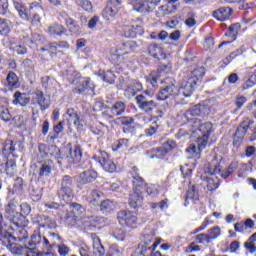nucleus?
<instances>
[{
    "instance_id": "obj_1",
    "label": "nucleus",
    "mask_w": 256,
    "mask_h": 256,
    "mask_svg": "<svg viewBox=\"0 0 256 256\" xmlns=\"http://www.w3.org/2000/svg\"><path fill=\"white\" fill-rule=\"evenodd\" d=\"M102 113L104 119H114L115 125L122 127L123 133H131L133 125H135V118L132 116H121L127 113V103L124 101H115L111 106H106ZM115 117H117L115 119Z\"/></svg>"
},
{
    "instance_id": "obj_2",
    "label": "nucleus",
    "mask_w": 256,
    "mask_h": 256,
    "mask_svg": "<svg viewBox=\"0 0 256 256\" xmlns=\"http://www.w3.org/2000/svg\"><path fill=\"white\" fill-rule=\"evenodd\" d=\"M14 8L18 11L20 19L28 21L31 25H39L41 23V14L43 13V6L39 2H31L29 8L23 4V0H12Z\"/></svg>"
},
{
    "instance_id": "obj_3",
    "label": "nucleus",
    "mask_w": 256,
    "mask_h": 256,
    "mask_svg": "<svg viewBox=\"0 0 256 256\" xmlns=\"http://www.w3.org/2000/svg\"><path fill=\"white\" fill-rule=\"evenodd\" d=\"M202 115H205V106L203 105H196L182 114L181 126L186 127L188 130H184L183 132V129H180V135H190V137H195V127H197V124L201 123V119L197 117H202Z\"/></svg>"
},
{
    "instance_id": "obj_4",
    "label": "nucleus",
    "mask_w": 256,
    "mask_h": 256,
    "mask_svg": "<svg viewBox=\"0 0 256 256\" xmlns=\"http://www.w3.org/2000/svg\"><path fill=\"white\" fill-rule=\"evenodd\" d=\"M135 102L143 113H146L147 115H151L156 110V117H153V119H161L165 115V112L167 111V107H169L168 103H165L161 105L160 108L157 102L155 100L149 99V97L145 96L144 94L142 95H137L135 97Z\"/></svg>"
},
{
    "instance_id": "obj_5",
    "label": "nucleus",
    "mask_w": 256,
    "mask_h": 256,
    "mask_svg": "<svg viewBox=\"0 0 256 256\" xmlns=\"http://www.w3.org/2000/svg\"><path fill=\"white\" fill-rule=\"evenodd\" d=\"M223 160V156H219L217 154L214 155L211 164L209 165V173L210 175H220L222 179H227L235 173L239 169V161L234 160L230 163V165L225 169H221V161Z\"/></svg>"
},
{
    "instance_id": "obj_6",
    "label": "nucleus",
    "mask_w": 256,
    "mask_h": 256,
    "mask_svg": "<svg viewBox=\"0 0 256 256\" xmlns=\"http://www.w3.org/2000/svg\"><path fill=\"white\" fill-rule=\"evenodd\" d=\"M4 217L10 223L14 224L15 227H18L19 233H22L23 236L18 237L19 241H23V239H27V231L23 228H21V224L19 221H21V214L19 211H17V199H11L9 203L5 206V212H4Z\"/></svg>"
},
{
    "instance_id": "obj_7",
    "label": "nucleus",
    "mask_w": 256,
    "mask_h": 256,
    "mask_svg": "<svg viewBox=\"0 0 256 256\" xmlns=\"http://www.w3.org/2000/svg\"><path fill=\"white\" fill-rule=\"evenodd\" d=\"M24 152L25 142H23V140L8 138L4 141L2 154L4 157H7V159L10 157H13V159H19V155Z\"/></svg>"
},
{
    "instance_id": "obj_8",
    "label": "nucleus",
    "mask_w": 256,
    "mask_h": 256,
    "mask_svg": "<svg viewBox=\"0 0 256 256\" xmlns=\"http://www.w3.org/2000/svg\"><path fill=\"white\" fill-rule=\"evenodd\" d=\"M75 185V181L73 177L69 175H64L60 182V188L57 191V197L60 201L64 203H69L73 197H75V192L73 191V187Z\"/></svg>"
},
{
    "instance_id": "obj_9",
    "label": "nucleus",
    "mask_w": 256,
    "mask_h": 256,
    "mask_svg": "<svg viewBox=\"0 0 256 256\" xmlns=\"http://www.w3.org/2000/svg\"><path fill=\"white\" fill-rule=\"evenodd\" d=\"M255 121L251 120V118L246 117L239 123L236 128L235 133L232 136V146L234 149H239L243 142L245 141V135L251 129V126L254 125Z\"/></svg>"
},
{
    "instance_id": "obj_10",
    "label": "nucleus",
    "mask_w": 256,
    "mask_h": 256,
    "mask_svg": "<svg viewBox=\"0 0 256 256\" xmlns=\"http://www.w3.org/2000/svg\"><path fill=\"white\" fill-rule=\"evenodd\" d=\"M117 221L122 227H128V229H137L139 227V217L137 212L131 210H120L117 213Z\"/></svg>"
},
{
    "instance_id": "obj_11",
    "label": "nucleus",
    "mask_w": 256,
    "mask_h": 256,
    "mask_svg": "<svg viewBox=\"0 0 256 256\" xmlns=\"http://www.w3.org/2000/svg\"><path fill=\"white\" fill-rule=\"evenodd\" d=\"M12 49L16 51L17 55H26L27 45H33L35 40H33V34L22 36L19 38L12 37L9 40Z\"/></svg>"
},
{
    "instance_id": "obj_12",
    "label": "nucleus",
    "mask_w": 256,
    "mask_h": 256,
    "mask_svg": "<svg viewBox=\"0 0 256 256\" xmlns=\"http://www.w3.org/2000/svg\"><path fill=\"white\" fill-rule=\"evenodd\" d=\"M198 129H194L195 133L199 131L201 133V136H199L198 139V145L199 150L203 151L205 147H207V143H209V137H211V133L215 131L213 128V123L211 122H204L201 124V122L198 124Z\"/></svg>"
},
{
    "instance_id": "obj_13",
    "label": "nucleus",
    "mask_w": 256,
    "mask_h": 256,
    "mask_svg": "<svg viewBox=\"0 0 256 256\" xmlns=\"http://www.w3.org/2000/svg\"><path fill=\"white\" fill-rule=\"evenodd\" d=\"M161 0H133L132 5L137 13H153Z\"/></svg>"
},
{
    "instance_id": "obj_14",
    "label": "nucleus",
    "mask_w": 256,
    "mask_h": 256,
    "mask_svg": "<svg viewBox=\"0 0 256 256\" xmlns=\"http://www.w3.org/2000/svg\"><path fill=\"white\" fill-rule=\"evenodd\" d=\"M123 0H108L106 7L102 11V17L105 21H111L117 17V13L121 9Z\"/></svg>"
},
{
    "instance_id": "obj_15",
    "label": "nucleus",
    "mask_w": 256,
    "mask_h": 256,
    "mask_svg": "<svg viewBox=\"0 0 256 256\" xmlns=\"http://www.w3.org/2000/svg\"><path fill=\"white\" fill-rule=\"evenodd\" d=\"M93 159L100 163L101 167H103L104 171L108 173H115L117 171V165L115 162L111 160V157L105 151H100L98 156H94Z\"/></svg>"
},
{
    "instance_id": "obj_16",
    "label": "nucleus",
    "mask_w": 256,
    "mask_h": 256,
    "mask_svg": "<svg viewBox=\"0 0 256 256\" xmlns=\"http://www.w3.org/2000/svg\"><path fill=\"white\" fill-rule=\"evenodd\" d=\"M31 103L33 105H39L40 109L42 111H45V109H49L51 103H49V100L45 97V93H43L42 90L36 89L32 93V98L30 99Z\"/></svg>"
},
{
    "instance_id": "obj_17",
    "label": "nucleus",
    "mask_w": 256,
    "mask_h": 256,
    "mask_svg": "<svg viewBox=\"0 0 256 256\" xmlns=\"http://www.w3.org/2000/svg\"><path fill=\"white\" fill-rule=\"evenodd\" d=\"M99 179V173L95 169H88L78 175L79 185H90Z\"/></svg>"
},
{
    "instance_id": "obj_18",
    "label": "nucleus",
    "mask_w": 256,
    "mask_h": 256,
    "mask_svg": "<svg viewBox=\"0 0 256 256\" xmlns=\"http://www.w3.org/2000/svg\"><path fill=\"white\" fill-rule=\"evenodd\" d=\"M121 29L122 37H125L126 39H135L138 35L143 33V26L139 24L123 25Z\"/></svg>"
},
{
    "instance_id": "obj_19",
    "label": "nucleus",
    "mask_w": 256,
    "mask_h": 256,
    "mask_svg": "<svg viewBox=\"0 0 256 256\" xmlns=\"http://www.w3.org/2000/svg\"><path fill=\"white\" fill-rule=\"evenodd\" d=\"M5 227V219L0 213V241L4 247H13L15 238L13 235L3 229Z\"/></svg>"
},
{
    "instance_id": "obj_20",
    "label": "nucleus",
    "mask_w": 256,
    "mask_h": 256,
    "mask_svg": "<svg viewBox=\"0 0 256 256\" xmlns=\"http://www.w3.org/2000/svg\"><path fill=\"white\" fill-rule=\"evenodd\" d=\"M197 84L194 78H188L186 81L181 83L180 88H178V95H183V97H191L195 91Z\"/></svg>"
},
{
    "instance_id": "obj_21",
    "label": "nucleus",
    "mask_w": 256,
    "mask_h": 256,
    "mask_svg": "<svg viewBox=\"0 0 256 256\" xmlns=\"http://www.w3.org/2000/svg\"><path fill=\"white\" fill-rule=\"evenodd\" d=\"M60 221L66 225V227H77L79 223V218L75 212L66 210L62 213H59Z\"/></svg>"
},
{
    "instance_id": "obj_22",
    "label": "nucleus",
    "mask_w": 256,
    "mask_h": 256,
    "mask_svg": "<svg viewBox=\"0 0 256 256\" xmlns=\"http://www.w3.org/2000/svg\"><path fill=\"white\" fill-rule=\"evenodd\" d=\"M161 244V239H156V241L149 246V243H139L138 249L140 250V255L142 256H154L155 255V249L159 247Z\"/></svg>"
},
{
    "instance_id": "obj_23",
    "label": "nucleus",
    "mask_w": 256,
    "mask_h": 256,
    "mask_svg": "<svg viewBox=\"0 0 256 256\" xmlns=\"http://www.w3.org/2000/svg\"><path fill=\"white\" fill-rule=\"evenodd\" d=\"M175 83L176 82H175L174 78H171V77H166L162 81V89L167 91L168 95H170V97H175V96L179 95V87H177V85H175Z\"/></svg>"
},
{
    "instance_id": "obj_24",
    "label": "nucleus",
    "mask_w": 256,
    "mask_h": 256,
    "mask_svg": "<svg viewBox=\"0 0 256 256\" xmlns=\"http://www.w3.org/2000/svg\"><path fill=\"white\" fill-rule=\"evenodd\" d=\"M163 73H171V63L159 64L156 71L151 73L150 83L152 85H155V83L159 81V77H161Z\"/></svg>"
},
{
    "instance_id": "obj_25",
    "label": "nucleus",
    "mask_w": 256,
    "mask_h": 256,
    "mask_svg": "<svg viewBox=\"0 0 256 256\" xmlns=\"http://www.w3.org/2000/svg\"><path fill=\"white\" fill-rule=\"evenodd\" d=\"M32 221L35 225H39L41 229H51V221H53V218L45 214H36L32 218Z\"/></svg>"
},
{
    "instance_id": "obj_26",
    "label": "nucleus",
    "mask_w": 256,
    "mask_h": 256,
    "mask_svg": "<svg viewBox=\"0 0 256 256\" xmlns=\"http://www.w3.org/2000/svg\"><path fill=\"white\" fill-rule=\"evenodd\" d=\"M247 52V48L245 45L240 46L238 49L231 52L228 56H226L220 63L222 67H227L230 63L233 62L234 59H237V57H241L243 53Z\"/></svg>"
},
{
    "instance_id": "obj_27",
    "label": "nucleus",
    "mask_w": 256,
    "mask_h": 256,
    "mask_svg": "<svg viewBox=\"0 0 256 256\" xmlns=\"http://www.w3.org/2000/svg\"><path fill=\"white\" fill-rule=\"evenodd\" d=\"M53 169H55V162L51 159L45 160L39 168L38 178L43 179V177H49L50 173L53 172Z\"/></svg>"
},
{
    "instance_id": "obj_28",
    "label": "nucleus",
    "mask_w": 256,
    "mask_h": 256,
    "mask_svg": "<svg viewBox=\"0 0 256 256\" xmlns=\"http://www.w3.org/2000/svg\"><path fill=\"white\" fill-rule=\"evenodd\" d=\"M12 103L19 107H27L31 103V97L27 96V93L16 91L13 94Z\"/></svg>"
},
{
    "instance_id": "obj_29",
    "label": "nucleus",
    "mask_w": 256,
    "mask_h": 256,
    "mask_svg": "<svg viewBox=\"0 0 256 256\" xmlns=\"http://www.w3.org/2000/svg\"><path fill=\"white\" fill-rule=\"evenodd\" d=\"M147 54L152 59H159V57H165V50L161 44L152 43L147 46Z\"/></svg>"
},
{
    "instance_id": "obj_30",
    "label": "nucleus",
    "mask_w": 256,
    "mask_h": 256,
    "mask_svg": "<svg viewBox=\"0 0 256 256\" xmlns=\"http://www.w3.org/2000/svg\"><path fill=\"white\" fill-rule=\"evenodd\" d=\"M233 15V9L231 7L223 6L215 10L212 14L217 21H227Z\"/></svg>"
},
{
    "instance_id": "obj_31",
    "label": "nucleus",
    "mask_w": 256,
    "mask_h": 256,
    "mask_svg": "<svg viewBox=\"0 0 256 256\" xmlns=\"http://www.w3.org/2000/svg\"><path fill=\"white\" fill-rule=\"evenodd\" d=\"M5 87L9 89L10 91H13L15 89H19L21 87V83L19 82V76L13 71L8 72L6 76V84Z\"/></svg>"
},
{
    "instance_id": "obj_32",
    "label": "nucleus",
    "mask_w": 256,
    "mask_h": 256,
    "mask_svg": "<svg viewBox=\"0 0 256 256\" xmlns=\"http://www.w3.org/2000/svg\"><path fill=\"white\" fill-rule=\"evenodd\" d=\"M63 125H65V121H60L57 125L53 126V131L48 134L46 143H55V140L59 139V134L63 133L65 129Z\"/></svg>"
},
{
    "instance_id": "obj_33",
    "label": "nucleus",
    "mask_w": 256,
    "mask_h": 256,
    "mask_svg": "<svg viewBox=\"0 0 256 256\" xmlns=\"http://www.w3.org/2000/svg\"><path fill=\"white\" fill-rule=\"evenodd\" d=\"M135 51V41L122 42L117 46L116 52L122 57L123 55H131Z\"/></svg>"
},
{
    "instance_id": "obj_34",
    "label": "nucleus",
    "mask_w": 256,
    "mask_h": 256,
    "mask_svg": "<svg viewBox=\"0 0 256 256\" xmlns=\"http://www.w3.org/2000/svg\"><path fill=\"white\" fill-rule=\"evenodd\" d=\"M91 239L93 243V249L96 256H105V247L101 243V238L96 233L91 234Z\"/></svg>"
},
{
    "instance_id": "obj_35",
    "label": "nucleus",
    "mask_w": 256,
    "mask_h": 256,
    "mask_svg": "<svg viewBox=\"0 0 256 256\" xmlns=\"http://www.w3.org/2000/svg\"><path fill=\"white\" fill-rule=\"evenodd\" d=\"M103 192L99 190V188H94L90 191L89 194L86 195V201L90 205H97L99 201H101V197H103Z\"/></svg>"
},
{
    "instance_id": "obj_36",
    "label": "nucleus",
    "mask_w": 256,
    "mask_h": 256,
    "mask_svg": "<svg viewBox=\"0 0 256 256\" xmlns=\"http://www.w3.org/2000/svg\"><path fill=\"white\" fill-rule=\"evenodd\" d=\"M132 189L138 193H143L147 189V182L141 176H134L132 178Z\"/></svg>"
},
{
    "instance_id": "obj_37",
    "label": "nucleus",
    "mask_w": 256,
    "mask_h": 256,
    "mask_svg": "<svg viewBox=\"0 0 256 256\" xmlns=\"http://www.w3.org/2000/svg\"><path fill=\"white\" fill-rule=\"evenodd\" d=\"M143 203V192H136L133 191L132 194H130L128 205L131 207V209H137L139 205Z\"/></svg>"
},
{
    "instance_id": "obj_38",
    "label": "nucleus",
    "mask_w": 256,
    "mask_h": 256,
    "mask_svg": "<svg viewBox=\"0 0 256 256\" xmlns=\"http://www.w3.org/2000/svg\"><path fill=\"white\" fill-rule=\"evenodd\" d=\"M48 33L52 37H61L67 33V28L59 23H54L48 27Z\"/></svg>"
},
{
    "instance_id": "obj_39",
    "label": "nucleus",
    "mask_w": 256,
    "mask_h": 256,
    "mask_svg": "<svg viewBox=\"0 0 256 256\" xmlns=\"http://www.w3.org/2000/svg\"><path fill=\"white\" fill-rule=\"evenodd\" d=\"M148 159H165L167 152L164 150L163 146L158 148H152L146 152Z\"/></svg>"
},
{
    "instance_id": "obj_40",
    "label": "nucleus",
    "mask_w": 256,
    "mask_h": 256,
    "mask_svg": "<svg viewBox=\"0 0 256 256\" xmlns=\"http://www.w3.org/2000/svg\"><path fill=\"white\" fill-rule=\"evenodd\" d=\"M87 89H93V85L91 84V78H86L85 80L80 81L78 86L72 89L73 93L77 95H81V93H85Z\"/></svg>"
},
{
    "instance_id": "obj_41",
    "label": "nucleus",
    "mask_w": 256,
    "mask_h": 256,
    "mask_svg": "<svg viewBox=\"0 0 256 256\" xmlns=\"http://www.w3.org/2000/svg\"><path fill=\"white\" fill-rule=\"evenodd\" d=\"M51 149H57V146L51 145L47 146L45 143L38 144V153L42 159H45L51 155L53 157V152H51Z\"/></svg>"
},
{
    "instance_id": "obj_42",
    "label": "nucleus",
    "mask_w": 256,
    "mask_h": 256,
    "mask_svg": "<svg viewBox=\"0 0 256 256\" xmlns=\"http://www.w3.org/2000/svg\"><path fill=\"white\" fill-rule=\"evenodd\" d=\"M69 33H71V35H81V33H83V31L81 30V26L79 25V23L71 18L70 20L67 21V23L65 24Z\"/></svg>"
},
{
    "instance_id": "obj_43",
    "label": "nucleus",
    "mask_w": 256,
    "mask_h": 256,
    "mask_svg": "<svg viewBox=\"0 0 256 256\" xmlns=\"http://www.w3.org/2000/svg\"><path fill=\"white\" fill-rule=\"evenodd\" d=\"M129 149V139L120 138L112 144V151H127Z\"/></svg>"
},
{
    "instance_id": "obj_44",
    "label": "nucleus",
    "mask_w": 256,
    "mask_h": 256,
    "mask_svg": "<svg viewBox=\"0 0 256 256\" xmlns=\"http://www.w3.org/2000/svg\"><path fill=\"white\" fill-rule=\"evenodd\" d=\"M47 52L49 53L50 57H61L65 55L63 50H59V46H57V42H50L47 45Z\"/></svg>"
},
{
    "instance_id": "obj_45",
    "label": "nucleus",
    "mask_w": 256,
    "mask_h": 256,
    "mask_svg": "<svg viewBox=\"0 0 256 256\" xmlns=\"http://www.w3.org/2000/svg\"><path fill=\"white\" fill-rule=\"evenodd\" d=\"M186 203H189L188 201H193L195 203L196 201H199V190L193 185L187 192H186Z\"/></svg>"
},
{
    "instance_id": "obj_46",
    "label": "nucleus",
    "mask_w": 256,
    "mask_h": 256,
    "mask_svg": "<svg viewBox=\"0 0 256 256\" xmlns=\"http://www.w3.org/2000/svg\"><path fill=\"white\" fill-rule=\"evenodd\" d=\"M29 197L34 201V203H37L38 201H41L43 197V192L39 188H35V186L29 187Z\"/></svg>"
},
{
    "instance_id": "obj_47",
    "label": "nucleus",
    "mask_w": 256,
    "mask_h": 256,
    "mask_svg": "<svg viewBox=\"0 0 256 256\" xmlns=\"http://www.w3.org/2000/svg\"><path fill=\"white\" fill-rule=\"evenodd\" d=\"M205 77V68L204 67H199L194 69L191 72V75L188 79H194V83H199Z\"/></svg>"
},
{
    "instance_id": "obj_48",
    "label": "nucleus",
    "mask_w": 256,
    "mask_h": 256,
    "mask_svg": "<svg viewBox=\"0 0 256 256\" xmlns=\"http://www.w3.org/2000/svg\"><path fill=\"white\" fill-rule=\"evenodd\" d=\"M100 211L102 213H111L115 211V202L106 199L100 203Z\"/></svg>"
},
{
    "instance_id": "obj_49",
    "label": "nucleus",
    "mask_w": 256,
    "mask_h": 256,
    "mask_svg": "<svg viewBox=\"0 0 256 256\" xmlns=\"http://www.w3.org/2000/svg\"><path fill=\"white\" fill-rule=\"evenodd\" d=\"M25 185H26L25 180H23L21 177H17L14 180L12 195H15V193H23V189H25Z\"/></svg>"
},
{
    "instance_id": "obj_50",
    "label": "nucleus",
    "mask_w": 256,
    "mask_h": 256,
    "mask_svg": "<svg viewBox=\"0 0 256 256\" xmlns=\"http://www.w3.org/2000/svg\"><path fill=\"white\" fill-rule=\"evenodd\" d=\"M143 91V84L139 81H135L131 86H128L126 89L127 93L130 95L135 96L137 93Z\"/></svg>"
},
{
    "instance_id": "obj_51",
    "label": "nucleus",
    "mask_w": 256,
    "mask_h": 256,
    "mask_svg": "<svg viewBox=\"0 0 256 256\" xmlns=\"http://www.w3.org/2000/svg\"><path fill=\"white\" fill-rule=\"evenodd\" d=\"M240 29H241V24L234 23L228 27L227 31L225 32V36L234 37L235 39V37H237V35L239 34Z\"/></svg>"
},
{
    "instance_id": "obj_52",
    "label": "nucleus",
    "mask_w": 256,
    "mask_h": 256,
    "mask_svg": "<svg viewBox=\"0 0 256 256\" xmlns=\"http://www.w3.org/2000/svg\"><path fill=\"white\" fill-rule=\"evenodd\" d=\"M198 146V147H197ZM197 146H195V144H190L187 148H186V153H188V155H191V157H196V159H199L201 152L203 150L199 149V142L197 141Z\"/></svg>"
},
{
    "instance_id": "obj_53",
    "label": "nucleus",
    "mask_w": 256,
    "mask_h": 256,
    "mask_svg": "<svg viewBox=\"0 0 256 256\" xmlns=\"http://www.w3.org/2000/svg\"><path fill=\"white\" fill-rule=\"evenodd\" d=\"M112 237L117 241H123L127 237V230L125 228H115L112 232Z\"/></svg>"
},
{
    "instance_id": "obj_54",
    "label": "nucleus",
    "mask_w": 256,
    "mask_h": 256,
    "mask_svg": "<svg viewBox=\"0 0 256 256\" xmlns=\"http://www.w3.org/2000/svg\"><path fill=\"white\" fill-rule=\"evenodd\" d=\"M180 171L183 179H191L194 169L193 166H191L190 164H185L183 166H180Z\"/></svg>"
},
{
    "instance_id": "obj_55",
    "label": "nucleus",
    "mask_w": 256,
    "mask_h": 256,
    "mask_svg": "<svg viewBox=\"0 0 256 256\" xmlns=\"http://www.w3.org/2000/svg\"><path fill=\"white\" fill-rule=\"evenodd\" d=\"M75 3L78 7H81V9L87 13H91V11H93V4L89 0H75Z\"/></svg>"
},
{
    "instance_id": "obj_56",
    "label": "nucleus",
    "mask_w": 256,
    "mask_h": 256,
    "mask_svg": "<svg viewBox=\"0 0 256 256\" xmlns=\"http://www.w3.org/2000/svg\"><path fill=\"white\" fill-rule=\"evenodd\" d=\"M0 119L4 121V123H9L13 119L9 108L5 106H0Z\"/></svg>"
},
{
    "instance_id": "obj_57",
    "label": "nucleus",
    "mask_w": 256,
    "mask_h": 256,
    "mask_svg": "<svg viewBox=\"0 0 256 256\" xmlns=\"http://www.w3.org/2000/svg\"><path fill=\"white\" fill-rule=\"evenodd\" d=\"M73 124L77 131H83V128L87 127V120L85 119V116L79 114L77 119L73 121Z\"/></svg>"
},
{
    "instance_id": "obj_58",
    "label": "nucleus",
    "mask_w": 256,
    "mask_h": 256,
    "mask_svg": "<svg viewBox=\"0 0 256 256\" xmlns=\"http://www.w3.org/2000/svg\"><path fill=\"white\" fill-rule=\"evenodd\" d=\"M11 33V26L9 20L0 18V35H9Z\"/></svg>"
},
{
    "instance_id": "obj_59",
    "label": "nucleus",
    "mask_w": 256,
    "mask_h": 256,
    "mask_svg": "<svg viewBox=\"0 0 256 256\" xmlns=\"http://www.w3.org/2000/svg\"><path fill=\"white\" fill-rule=\"evenodd\" d=\"M70 207L72 209L70 213H74L75 215H77L78 218L81 217L83 213H85V208L83 207V205L77 202L71 203Z\"/></svg>"
},
{
    "instance_id": "obj_60",
    "label": "nucleus",
    "mask_w": 256,
    "mask_h": 256,
    "mask_svg": "<svg viewBox=\"0 0 256 256\" xmlns=\"http://www.w3.org/2000/svg\"><path fill=\"white\" fill-rule=\"evenodd\" d=\"M117 77L115 76V73L111 70H108L106 72H103L102 79L105 81V83H109L110 85L115 84V79Z\"/></svg>"
},
{
    "instance_id": "obj_61",
    "label": "nucleus",
    "mask_w": 256,
    "mask_h": 256,
    "mask_svg": "<svg viewBox=\"0 0 256 256\" xmlns=\"http://www.w3.org/2000/svg\"><path fill=\"white\" fill-rule=\"evenodd\" d=\"M162 148L167 153H171L174 149H177V142L175 140L168 139L162 144Z\"/></svg>"
},
{
    "instance_id": "obj_62",
    "label": "nucleus",
    "mask_w": 256,
    "mask_h": 256,
    "mask_svg": "<svg viewBox=\"0 0 256 256\" xmlns=\"http://www.w3.org/2000/svg\"><path fill=\"white\" fill-rule=\"evenodd\" d=\"M208 235H209L211 241H214V239L221 237V227L214 226V227L208 229Z\"/></svg>"
},
{
    "instance_id": "obj_63",
    "label": "nucleus",
    "mask_w": 256,
    "mask_h": 256,
    "mask_svg": "<svg viewBox=\"0 0 256 256\" xmlns=\"http://www.w3.org/2000/svg\"><path fill=\"white\" fill-rule=\"evenodd\" d=\"M89 221L92 225V227H101V225H103V223H105V217L102 216H91L89 218Z\"/></svg>"
},
{
    "instance_id": "obj_64",
    "label": "nucleus",
    "mask_w": 256,
    "mask_h": 256,
    "mask_svg": "<svg viewBox=\"0 0 256 256\" xmlns=\"http://www.w3.org/2000/svg\"><path fill=\"white\" fill-rule=\"evenodd\" d=\"M20 219L22 217H27L31 213V205L27 202H24L20 205Z\"/></svg>"
}]
</instances>
